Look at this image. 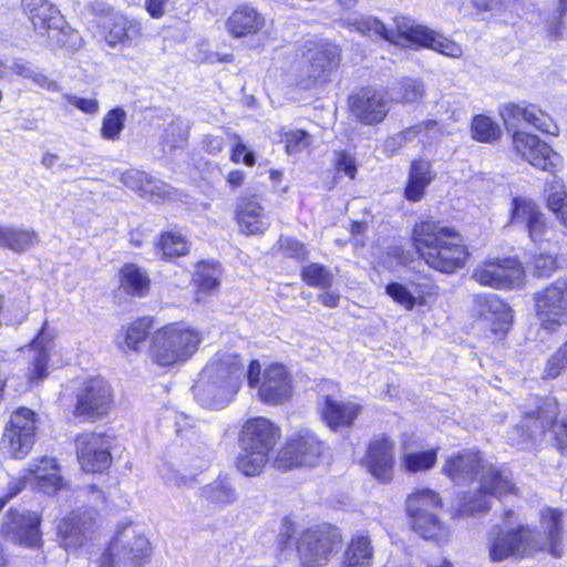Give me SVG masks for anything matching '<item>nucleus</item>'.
<instances>
[{
  "instance_id": "1",
  "label": "nucleus",
  "mask_w": 567,
  "mask_h": 567,
  "mask_svg": "<svg viewBox=\"0 0 567 567\" xmlns=\"http://www.w3.org/2000/svg\"><path fill=\"white\" fill-rule=\"evenodd\" d=\"M444 473L457 485L472 482L480 475V485L475 491L466 492L455 509V517L474 516L491 508V498L516 492L512 473L483 460L478 452L463 451L446 460Z\"/></svg>"
},
{
  "instance_id": "2",
  "label": "nucleus",
  "mask_w": 567,
  "mask_h": 567,
  "mask_svg": "<svg viewBox=\"0 0 567 567\" xmlns=\"http://www.w3.org/2000/svg\"><path fill=\"white\" fill-rule=\"evenodd\" d=\"M501 115L508 131H513V144L534 167L554 173L561 165V157L548 144L542 142L538 136L517 131L516 126L525 122L542 133L558 134V126L554 120L535 104L507 103L501 111Z\"/></svg>"
},
{
  "instance_id": "3",
  "label": "nucleus",
  "mask_w": 567,
  "mask_h": 567,
  "mask_svg": "<svg viewBox=\"0 0 567 567\" xmlns=\"http://www.w3.org/2000/svg\"><path fill=\"white\" fill-rule=\"evenodd\" d=\"M413 244L431 268L445 274L464 267L468 256L462 236L454 228L433 218L415 224Z\"/></svg>"
},
{
  "instance_id": "4",
  "label": "nucleus",
  "mask_w": 567,
  "mask_h": 567,
  "mask_svg": "<svg viewBox=\"0 0 567 567\" xmlns=\"http://www.w3.org/2000/svg\"><path fill=\"white\" fill-rule=\"evenodd\" d=\"M563 512L557 508H545L540 512V527L547 536L542 544L535 533L520 525L516 529L499 532L489 545V556L494 561H502L509 556L529 555L534 550L548 549L554 557L563 556Z\"/></svg>"
},
{
  "instance_id": "5",
  "label": "nucleus",
  "mask_w": 567,
  "mask_h": 567,
  "mask_svg": "<svg viewBox=\"0 0 567 567\" xmlns=\"http://www.w3.org/2000/svg\"><path fill=\"white\" fill-rule=\"evenodd\" d=\"M244 375L245 365L239 355L218 352L194 385L195 396L206 408H224L238 392Z\"/></svg>"
},
{
  "instance_id": "6",
  "label": "nucleus",
  "mask_w": 567,
  "mask_h": 567,
  "mask_svg": "<svg viewBox=\"0 0 567 567\" xmlns=\"http://www.w3.org/2000/svg\"><path fill=\"white\" fill-rule=\"evenodd\" d=\"M280 437L279 427L264 416L248 419L239 432L238 470L247 476L258 475Z\"/></svg>"
},
{
  "instance_id": "7",
  "label": "nucleus",
  "mask_w": 567,
  "mask_h": 567,
  "mask_svg": "<svg viewBox=\"0 0 567 567\" xmlns=\"http://www.w3.org/2000/svg\"><path fill=\"white\" fill-rule=\"evenodd\" d=\"M202 341L199 330L185 324H168L153 334L150 357L161 367L184 363L193 357Z\"/></svg>"
},
{
  "instance_id": "8",
  "label": "nucleus",
  "mask_w": 567,
  "mask_h": 567,
  "mask_svg": "<svg viewBox=\"0 0 567 567\" xmlns=\"http://www.w3.org/2000/svg\"><path fill=\"white\" fill-rule=\"evenodd\" d=\"M440 506L439 494L430 488L419 489L406 499V512L411 518L412 528L425 539L440 542L447 537L449 529L435 514Z\"/></svg>"
},
{
  "instance_id": "9",
  "label": "nucleus",
  "mask_w": 567,
  "mask_h": 567,
  "mask_svg": "<svg viewBox=\"0 0 567 567\" xmlns=\"http://www.w3.org/2000/svg\"><path fill=\"white\" fill-rule=\"evenodd\" d=\"M340 61L339 48L330 42H317L305 53L297 75V85L309 90L331 80Z\"/></svg>"
},
{
  "instance_id": "10",
  "label": "nucleus",
  "mask_w": 567,
  "mask_h": 567,
  "mask_svg": "<svg viewBox=\"0 0 567 567\" xmlns=\"http://www.w3.org/2000/svg\"><path fill=\"white\" fill-rule=\"evenodd\" d=\"M246 377L250 388H258V396L264 403L278 405L291 398V378L282 364H270L261 373L260 363L254 360L248 367Z\"/></svg>"
},
{
  "instance_id": "11",
  "label": "nucleus",
  "mask_w": 567,
  "mask_h": 567,
  "mask_svg": "<svg viewBox=\"0 0 567 567\" xmlns=\"http://www.w3.org/2000/svg\"><path fill=\"white\" fill-rule=\"evenodd\" d=\"M151 555L148 539L131 525L121 528L103 554V563L113 567H140Z\"/></svg>"
},
{
  "instance_id": "12",
  "label": "nucleus",
  "mask_w": 567,
  "mask_h": 567,
  "mask_svg": "<svg viewBox=\"0 0 567 567\" xmlns=\"http://www.w3.org/2000/svg\"><path fill=\"white\" fill-rule=\"evenodd\" d=\"M341 543V535L330 525L305 530L297 540L300 567H323Z\"/></svg>"
},
{
  "instance_id": "13",
  "label": "nucleus",
  "mask_w": 567,
  "mask_h": 567,
  "mask_svg": "<svg viewBox=\"0 0 567 567\" xmlns=\"http://www.w3.org/2000/svg\"><path fill=\"white\" fill-rule=\"evenodd\" d=\"M534 301L543 329L555 331L567 324V278H558L535 292Z\"/></svg>"
},
{
  "instance_id": "14",
  "label": "nucleus",
  "mask_w": 567,
  "mask_h": 567,
  "mask_svg": "<svg viewBox=\"0 0 567 567\" xmlns=\"http://www.w3.org/2000/svg\"><path fill=\"white\" fill-rule=\"evenodd\" d=\"M37 430V414L28 408L18 409L4 427L1 449L14 458L25 457L35 442Z\"/></svg>"
},
{
  "instance_id": "15",
  "label": "nucleus",
  "mask_w": 567,
  "mask_h": 567,
  "mask_svg": "<svg viewBox=\"0 0 567 567\" xmlns=\"http://www.w3.org/2000/svg\"><path fill=\"white\" fill-rule=\"evenodd\" d=\"M559 414L558 402L554 398L540 401L535 410L527 412L522 421V427L529 437L542 435L546 430L553 427L556 447L564 454L567 452V420L555 424Z\"/></svg>"
},
{
  "instance_id": "16",
  "label": "nucleus",
  "mask_w": 567,
  "mask_h": 567,
  "mask_svg": "<svg viewBox=\"0 0 567 567\" xmlns=\"http://www.w3.org/2000/svg\"><path fill=\"white\" fill-rule=\"evenodd\" d=\"M395 30L386 28L382 21L377 18H355L351 25L368 35H375L382 38L391 43L399 44L401 40L409 41L415 44H420L424 33H426V27L414 24L410 19L400 17L394 19Z\"/></svg>"
},
{
  "instance_id": "17",
  "label": "nucleus",
  "mask_w": 567,
  "mask_h": 567,
  "mask_svg": "<svg viewBox=\"0 0 567 567\" xmlns=\"http://www.w3.org/2000/svg\"><path fill=\"white\" fill-rule=\"evenodd\" d=\"M111 441L110 436L95 432H84L76 436V455L83 471L101 473L110 467Z\"/></svg>"
},
{
  "instance_id": "18",
  "label": "nucleus",
  "mask_w": 567,
  "mask_h": 567,
  "mask_svg": "<svg viewBox=\"0 0 567 567\" xmlns=\"http://www.w3.org/2000/svg\"><path fill=\"white\" fill-rule=\"evenodd\" d=\"M112 390L103 378L85 381L76 393L75 416L97 419L105 415L112 405Z\"/></svg>"
},
{
  "instance_id": "19",
  "label": "nucleus",
  "mask_w": 567,
  "mask_h": 567,
  "mask_svg": "<svg viewBox=\"0 0 567 567\" xmlns=\"http://www.w3.org/2000/svg\"><path fill=\"white\" fill-rule=\"evenodd\" d=\"M22 7L35 31L47 33L62 47L69 45L60 38L66 34V22L53 3L48 0H22Z\"/></svg>"
},
{
  "instance_id": "20",
  "label": "nucleus",
  "mask_w": 567,
  "mask_h": 567,
  "mask_svg": "<svg viewBox=\"0 0 567 567\" xmlns=\"http://www.w3.org/2000/svg\"><path fill=\"white\" fill-rule=\"evenodd\" d=\"M523 268L514 258L491 259L480 264L472 278L496 289L512 288L523 279Z\"/></svg>"
},
{
  "instance_id": "21",
  "label": "nucleus",
  "mask_w": 567,
  "mask_h": 567,
  "mask_svg": "<svg viewBox=\"0 0 567 567\" xmlns=\"http://www.w3.org/2000/svg\"><path fill=\"white\" fill-rule=\"evenodd\" d=\"M40 517L30 511L10 508L1 522V534L14 544L37 546L40 540Z\"/></svg>"
},
{
  "instance_id": "22",
  "label": "nucleus",
  "mask_w": 567,
  "mask_h": 567,
  "mask_svg": "<svg viewBox=\"0 0 567 567\" xmlns=\"http://www.w3.org/2000/svg\"><path fill=\"white\" fill-rule=\"evenodd\" d=\"M323 451V443L319 437L306 430L301 431L296 437L288 441L281 450L279 456V466H315Z\"/></svg>"
},
{
  "instance_id": "23",
  "label": "nucleus",
  "mask_w": 567,
  "mask_h": 567,
  "mask_svg": "<svg viewBox=\"0 0 567 567\" xmlns=\"http://www.w3.org/2000/svg\"><path fill=\"white\" fill-rule=\"evenodd\" d=\"M60 546L65 550H76L86 545L95 530V519L91 512H72L61 519L58 526Z\"/></svg>"
},
{
  "instance_id": "24",
  "label": "nucleus",
  "mask_w": 567,
  "mask_h": 567,
  "mask_svg": "<svg viewBox=\"0 0 567 567\" xmlns=\"http://www.w3.org/2000/svg\"><path fill=\"white\" fill-rule=\"evenodd\" d=\"M475 302L481 324L496 338H503L512 326L511 308L495 293L476 295Z\"/></svg>"
},
{
  "instance_id": "25",
  "label": "nucleus",
  "mask_w": 567,
  "mask_h": 567,
  "mask_svg": "<svg viewBox=\"0 0 567 567\" xmlns=\"http://www.w3.org/2000/svg\"><path fill=\"white\" fill-rule=\"evenodd\" d=\"M235 214L239 230L246 236L264 235L271 224L269 215L256 195L237 198Z\"/></svg>"
},
{
  "instance_id": "26",
  "label": "nucleus",
  "mask_w": 567,
  "mask_h": 567,
  "mask_svg": "<svg viewBox=\"0 0 567 567\" xmlns=\"http://www.w3.org/2000/svg\"><path fill=\"white\" fill-rule=\"evenodd\" d=\"M350 106L353 115L368 125L381 123L390 111L386 95L370 90L353 96Z\"/></svg>"
},
{
  "instance_id": "27",
  "label": "nucleus",
  "mask_w": 567,
  "mask_h": 567,
  "mask_svg": "<svg viewBox=\"0 0 567 567\" xmlns=\"http://www.w3.org/2000/svg\"><path fill=\"white\" fill-rule=\"evenodd\" d=\"M512 224L526 227L534 243L544 240L548 233L544 214L535 203L524 198L513 199Z\"/></svg>"
},
{
  "instance_id": "28",
  "label": "nucleus",
  "mask_w": 567,
  "mask_h": 567,
  "mask_svg": "<svg viewBox=\"0 0 567 567\" xmlns=\"http://www.w3.org/2000/svg\"><path fill=\"white\" fill-rule=\"evenodd\" d=\"M367 465L369 472L380 482L388 483L393 477V442L382 436L369 445Z\"/></svg>"
},
{
  "instance_id": "29",
  "label": "nucleus",
  "mask_w": 567,
  "mask_h": 567,
  "mask_svg": "<svg viewBox=\"0 0 567 567\" xmlns=\"http://www.w3.org/2000/svg\"><path fill=\"white\" fill-rule=\"evenodd\" d=\"M361 411L358 403L337 401L327 395L320 405V413L326 424L333 431L349 427L353 424Z\"/></svg>"
},
{
  "instance_id": "30",
  "label": "nucleus",
  "mask_w": 567,
  "mask_h": 567,
  "mask_svg": "<svg viewBox=\"0 0 567 567\" xmlns=\"http://www.w3.org/2000/svg\"><path fill=\"white\" fill-rule=\"evenodd\" d=\"M265 17L254 7L239 6L226 21L228 32L235 38L258 33L265 27Z\"/></svg>"
},
{
  "instance_id": "31",
  "label": "nucleus",
  "mask_w": 567,
  "mask_h": 567,
  "mask_svg": "<svg viewBox=\"0 0 567 567\" xmlns=\"http://www.w3.org/2000/svg\"><path fill=\"white\" fill-rule=\"evenodd\" d=\"M432 286L427 282L411 281L409 286L400 282H390L385 286V292L393 301L405 310H412L416 305L424 306L425 296L430 293Z\"/></svg>"
},
{
  "instance_id": "32",
  "label": "nucleus",
  "mask_w": 567,
  "mask_h": 567,
  "mask_svg": "<svg viewBox=\"0 0 567 567\" xmlns=\"http://www.w3.org/2000/svg\"><path fill=\"white\" fill-rule=\"evenodd\" d=\"M103 28L105 41L110 47L128 43L134 38L141 35L142 31L141 24L137 21L130 20L118 13L111 14Z\"/></svg>"
},
{
  "instance_id": "33",
  "label": "nucleus",
  "mask_w": 567,
  "mask_h": 567,
  "mask_svg": "<svg viewBox=\"0 0 567 567\" xmlns=\"http://www.w3.org/2000/svg\"><path fill=\"white\" fill-rule=\"evenodd\" d=\"M39 243V235L30 228L14 225H0V247L16 254H23L35 247Z\"/></svg>"
},
{
  "instance_id": "34",
  "label": "nucleus",
  "mask_w": 567,
  "mask_h": 567,
  "mask_svg": "<svg viewBox=\"0 0 567 567\" xmlns=\"http://www.w3.org/2000/svg\"><path fill=\"white\" fill-rule=\"evenodd\" d=\"M28 473L33 476L43 493L53 494L62 487V477L58 474L54 458L42 457L39 465L29 466Z\"/></svg>"
},
{
  "instance_id": "35",
  "label": "nucleus",
  "mask_w": 567,
  "mask_h": 567,
  "mask_svg": "<svg viewBox=\"0 0 567 567\" xmlns=\"http://www.w3.org/2000/svg\"><path fill=\"white\" fill-rule=\"evenodd\" d=\"M153 327V320L148 317H142L132 322L123 332L117 333L116 344L123 351H136L138 344L143 343Z\"/></svg>"
},
{
  "instance_id": "36",
  "label": "nucleus",
  "mask_w": 567,
  "mask_h": 567,
  "mask_svg": "<svg viewBox=\"0 0 567 567\" xmlns=\"http://www.w3.org/2000/svg\"><path fill=\"white\" fill-rule=\"evenodd\" d=\"M373 548L368 536L359 535L351 539L344 553L341 567H371Z\"/></svg>"
},
{
  "instance_id": "37",
  "label": "nucleus",
  "mask_w": 567,
  "mask_h": 567,
  "mask_svg": "<svg viewBox=\"0 0 567 567\" xmlns=\"http://www.w3.org/2000/svg\"><path fill=\"white\" fill-rule=\"evenodd\" d=\"M18 76H21L25 80L33 82L35 85L44 89L49 92H59L61 90L58 82L49 79L45 74H43L37 66L32 63L27 62L22 59L16 58L12 60L11 65H8V71Z\"/></svg>"
},
{
  "instance_id": "38",
  "label": "nucleus",
  "mask_w": 567,
  "mask_h": 567,
  "mask_svg": "<svg viewBox=\"0 0 567 567\" xmlns=\"http://www.w3.org/2000/svg\"><path fill=\"white\" fill-rule=\"evenodd\" d=\"M121 288L128 295L143 297L150 288V279L145 271L134 264H126L121 271Z\"/></svg>"
},
{
  "instance_id": "39",
  "label": "nucleus",
  "mask_w": 567,
  "mask_h": 567,
  "mask_svg": "<svg viewBox=\"0 0 567 567\" xmlns=\"http://www.w3.org/2000/svg\"><path fill=\"white\" fill-rule=\"evenodd\" d=\"M31 350L34 352V355L31 362L30 379L32 381L42 380L47 377L49 352L51 350V341H45L43 331L32 342Z\"/></svg>"
},
{
  "instance_id": "40",
  "label": "nucleus",
  "mask_w": 567,
  "mask_h": 567,
  "mask_svg": "<svg viewBox=\"0 0 567 567\" xmlns=\"http://www.w3.org/2000/svg\"><path fill=\"white\" fill-rule=\"evenodd\" d=\"M200 496L218 507H224L235 502L236 492L227 481L217 478L202 488Z\"/></svg>"
},
{
  "instance_id": "41",
  "label": "nucleus",
  "mask_w": 567,
  "mask_h": 567,
  "mask_svg": "<svg viewBox=\"0 0 567 567\" xmlns=\"http://www.w3.org/2000/svg\"><path fill=\"white\" fill-rule=\"evenodd\" d=\"M420 45L432 49L443 55L450 58H460L463 53L461 45L456 42L443 37L440 33L431 29H426V33H424Z\"/></svg>"
},
{
  "instance_id": "42",
  "label": "nucleus",
  "mask_w": 567,
  "mask_h": 567,
  "mask_svg": "<svg viewBox=\"0 0 567 567\" xmlns=\"http://www.w3.org/2000/svg\"><path fill=\"white\" fill-rule=\"evenodd\" d=\"M392 95L396 102H416L424 95V83L419 79L405 78L392 89Z\"/></svg>"
},
{
  "instance_id": "43",
  "label": "nucleus",
  "mask_w": 567,
  "mask_h": 567,
  "mask_svg": "<svg viewBox=\"0 0 567 567\" xmlns=\"http://www.w3.org/2000/svg\"><path fill=\"white\" fill-rule=\"evenodd\" d=\"M220 268L218 264L200 262L194 274V282L202 292H210L219 286Z\"/></svg>"
},
{
  "instance_id": "44",
  "label": "nucleus",
  "mask_w": 567,
  "mask_h": 567,
  "mask_svg": "<svg viewBox=\"0 0 567 567\" xmlns=\"http://www.w3.org/2000/svg\"><path fill=\"white\" fill-rule=\"evenodd\" d=\"M472 135L481 143H491L501 137V128L491 117L476 115L472 121Z\"/></svg>"
},
{
  "instance_id": "45",
  "label": "nucleus",
  "mask_w": 567,
  "mask_h": 567,
  "mask_svg": "<svg viewBox=\"0 0 567 567\" xmlns=\"http://www.w3.org/2000/svg\"><path fill=\"white\" fill-rule=\"evenodd\" d=\"M436 462V451L405 452L402 456V466L409 473L430 470Z\"/></svg>"
},
{
  "instance_id": "46",
  "label": "nucleus",
  "mask_w": 567,
  "mask_h": 567,
  "mask_svg": "<svg viewBox=\"0 0 567 567\" xmlns=\"http://www.w3.org/2000/svg\"><path fill=\"white\" fill-rule=\"evenodd\" d=\"M126 112L115 107L107 112L102 121L101 135L104 140L116 141L125 126Z\"/></svg>"
},
{
  "instance_id": "47",
  "label": "nucleus",
  "mask_w": 567,
  "mask_h": 567,
  "mask_svg": "<svg viewBox=\"0 0 567 567\" xmlns=\"http://www.w3.org/2000/svg\"><path fill=\"white\" fill-rule=\"evenodd\" d=\"M301 277L309 286L320 289H328L333 281L332 272L320 264H310L303 267Z\"/></svg>"
},
{
  "instance_id": "48",
  "label": "nucleus",
  "mask_w": 567,
  "mask_h": 567,
  "mask_svg": "<svg viewBox=\"0 0 567 567\" xmlns=\"http://www.w3.org/2000/svg\"><path fill=\"white\" fill-rule=\"evenodd\" d=\"M159 247L165 257L184 256L189 251L186 238L179 233H165L161 237Z\"/></svg>"
},
{
  "instance_id": "49",
  "label": "nucleus",
  "mask_w": 567,
  "mask_h": 567,
  "mask_svg": "<svg viewBox=\"0 0 567 567\" xmlns=\"http://www.w3.org/2000/svg\"><path fill=\"white\" fill-rule=\"evenodd\" d=\"M189 124L181 118L172 121L165 128L163 143L171 148L182 147L188 140Z\"/></svg>"
},
{
  "instance_id": "50",
  "label": "nucleus",
  "mask_w": 567,
  "mask_h": 567,
  "mask_svg": "<svg viewBox=\"0 0 567 567\" xmlns=\"http://www.w3.org/2000/svg\"><path fill=\"white\" fill-rule=\"evenodd\" d=\"M176 190L163 181L148 176L143 197L150 200H166L175 197Z\"/></svg>"
},
{
  "instance_id": "51",
  "label": "nucleus",
  "mask_w": 567,
  "mask_h": 567,
  "mask_svg": "<svg viewBox=\"0 0 567 567\" xmlns=\"http://www.w3.org/2000/svg\"><path fill=\"white\" fill-rule=\"evenodd\" d=\"M564 370H567V341L548 359L545 378L554 379Z\"/></svg>"
},
{
  "instance_id": "52",
  "label": "nucleus",
  "mask_w": 567,
  "mask_h": 567,
  "mask_svg": "<svg viewBox=\"0 0 567 567\" xmlns=\"http://www.w3.org/2000/svg\"><path fill=\"white\" fill-rule=\"evenodd\" d=\"M282 142L288 154H296L309 145L310 136L302 130L288 131L284 133Z\"/></svg>"
},
{
  "instance_id": "53",
  "label": "nucleus",
  "mask_w": 567,
  "mask_h": 567,
  "mask_svg": "<svg viewBox=\"0 0 567 567\" xmlns=\"http://www.w3.org/2000/svg\"><path fill=\"white\" fill-rule=\"evenodd\" d=\"M278 246L281 254L286 257L297 260H305L307 258L305 245L292 237H280Z\"/></svg>"
},
{
  "instance_id": "54",
  "label": "nucleus",
  "mask_w": 567,
  "mask_h": 567,
  "mask_svg": "<svg viewBox=\"0 0 567 567\" xmlns=\"http://www.w3.org/2000/svg\"><path fill=\"white\" fill-rule=\"evenodd\" d=\"M148 176L150 175L143 171L130 169L122 174L121 182L127 188L136 192L141 197H143Z\"/></svg>"
},
{
  "instance_id": "55",
  "label": "nucleus",
  "mask_w": 567,
  "mask_h": 567,
  "mask_svg": "<svg viewBox=\"0 0 567 567\" xmlns=\"http://www.w3.org/2000/svg\"><path fill=\"white\" fill-rule=\"evenodd\" d=\"M548 208L567 226V193L556 192L548 196Z\"/></svg>"
},
{
  "instance_id": "56",
  "label": "nucleus",
  "mask_w": 567,
  "mask_h": 567,
  "mask_svg": "<svg viewBox=\"0 0 567 567\" xmlns=\"http://www.w3.org/2000/svg\"><path fill=\"white\" fill-rule=\"evenodd\" d=\"M409 177L416 182H422L425 185H430L433 179L431 174V164L425 159H416L411 164Z\"/></svg>"
},
{
  "instance_id": "57",
  "label": "nucleus",
  "mask_w": 567,
  "mask_h": 567,
  "mask_svg": "<svg viewBox=\"0 0 567 567\" xmlns=\"http://www.w3.org/2000/svg\"><path fill=\"white\" fill-rule=\"evenodd\" d=\"M334 166L338 172L344 173L351 179L357 174L355 158L344 151L336 152Z\"/></svg>"
},
{
  "instance_id": "58",
  "label": "nucleus",
  "mask_w": 567,
  "mask_h": 567,
  "mask_svg": "<svg viewBox=\"0 0 567 567\" xmlns=\"http://www.w3.org/2000/svg\"><path fill=\"white\" fill-rule=\"evenodd\" d=\"M64 99L70 105L76 107L85 114L93 115L99 112L100 107L96 99L79 97L72 94H64Z\"/></svg>"
},
{
  "instance_id": "59",
  "label": "nucleus",
  "mask_w": 567,
  "mask_h": 567,
  "mask_svg": "<svg viewBox=\"0 0 567 567\" xmlns=\"http://www.w3.org/2000/svg\"><path fill=\"white\" fill-rule=\"evenodd\" d=\"M533 265L537 276L546 277L556 269V258L549 254H539L534 257Z\"/></svg>"
},
{
  "instance_id": "60",
  "label": "nucleus",
  "mask_w": 567,
  "mask_h": 567,
  "mask_svg": "<svg viewBox=\"0 0 567 567\" xmlns=\"http://www.w3.org/2000/svg\"><path fill=\"white\" fill-rule=\"evenodd\" d=\"M296 533L295 524L292 520L285 518L282 519L279 528V533L276 539V547L279 551H284L291 543V539Z\"/></svg>"
},
{
  "instance_id": "61",
  "label": "nucleus",
  "mask_w": 567,
  "mask_h": 567,
  "mask_svg": "<svg viewBox=\"0 0 567 567\" xmlns=\"http://www.w3.org/2000/svg\"><path fill=\"white\" fill-rule=\"evenodd\" d=\"M234 140L238 141L233 148L231 161L235 163H243L247 166H252L255 164V155L252 152H249L245 144L240 142V136L238 134L233 135Z\"/></svg>"
},
{
  "instance_id": "62",
  "label": "nucleus",
  "mask_w": 567,
  "mask_h": 567,
  "mask_svg": "<svg viewBox=\"0 0 567 567\" xmlns=\"http://www.w3.org/2000/svg\"><path fill=\"white\" fill-rule=\"evenodd\" d=\"M436 127H437V122L430 120V121L413 125L411 127H408L406 130L400 132V134L404 138V143L408 144V143L414 141L419 136V134H421L422 132L432 131Z\"/></svg>"
},
{
  "instance_id": "63",
  "label": "nucleus",
  "mask_w": 567,
  "mask_h": 567,
  "mask_svg": "<svg viewBox=\"0 0 567 567\" xmlns=\"http://www.w3.org/2000/svg\"><path fill=\"white\" fill-rule=\"evenodd\" d=\"M66 550L56 546L53 550L43 556L45 567H63L68 560Z\"/></svg>"
},
{
  "instance_id": "64",
  "label": "nucleus",
  "mask_w": 567,
  "mask_h": 567,
  "mask_svg": "<svg viewBox=\"0 0 567 567\" xmlns=\"http://www.w3.org/2000/svg\"><path fill=\"white\" fill-rule=\"evenodd\" d=\"M427 186L429 185H425L422 182H416L409 177L408 185L404 190L405 198L410 202L421 200Z\"/></svg>"
}]
</instances>
